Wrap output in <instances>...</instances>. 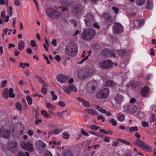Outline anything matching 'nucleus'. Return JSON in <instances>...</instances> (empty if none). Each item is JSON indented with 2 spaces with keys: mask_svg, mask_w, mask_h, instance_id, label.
<instances>
[{
  "mask_svg": "<svg viewBox=\"0 0 156 156\" xmlns=\"http://www.w3.org/2000/svg\"><path fill=\"white\" fill-rule=\"evenodd\" d=\"M119 143L118 141H113L112 142V145L113 146H117Z\"/></svg>",
  "mask_w": 156,
  "mask_h": 156,
  "instance_id": "nucleus-56",
  "label": "nucleus"
},
{
  "mask_svg": "<svg viewBox=\"0 0 156 156\" xmlns=\"http://www.w3.org/2000/svg\"><path fill=\"white\" fill-rule=\"evenodd\" d=\"M62 130L58 129H56L51 131L49 133L51 134H58L60 133Z\"/></svg>",
  "mask_w": 156,
  "mask_h": 156,
  "instance_id": "nucleus-28",
  "label": "nucleus"
},
{
  "mask_svg": "<svg viewBox=\"0 0 156 156\" xmlns=\"http://www.w3.org/2000/svg\"><path fill=\"white\" fill-rule=\"evenodd\" d=\"M46 106L47 108L49 109L54 110L55 109V108L54 105L49 103L46 104Z\"/></svg>",
  "mask_w": 156,
  "mask_h": 156,
  "instance_id": "nucleus-33",
  "label": "nucleus"
},
{
  "mask_svg": "<svg viewBox=\"0 0 156 156\" xmlns=\"http://www.w3.org/2000/svg\"><path fill=\"white\" fill-rule=\"evenodd\" d=\"M4 128L2 126H0V137H7L9 135V133L7 132H5L6 135L4 134Z\"/></svg>",
  "mask_w": 156,
  "mask_h": 156,
  "instance_id": "nucleus-18",
  "label": "nucleus"
},
{
  "mask_svg": "<svg viewBox=\"0 0 156 156\" xmlns=\"http://www.w3.org/2000/svg\"><path fill=\"white\" fill-rule=\"evenodd\" d=\"M147 5V9H152L153 8V0H148Z\"/></svg>",
  "mask_w": 156,
  "mask_h": 156,
  "instance_id": "nucleus-23",
  "label": "nucleus"
},
{
  "mask_svg": "<svg viewBox=\"0 0 156 156\" xmlns=\"http://www.w3.org/2000/svg\"><path fill=\"white\" fill-rule=\"evenodd\" d=\"M34 133V131L33 130H32L31 129H29L28 131V135L30 136H33Z\"/></svg>",
  "mask_w": 156,
  "mask_h": 156,
  "instance_id": "nucleus-49",
  "label": "nucleus"
},
{
  "mask_svg": "<svg viewBox=\"0 0 156 156\" xmlns=\"http://www.w3.org/2000/svg\"><path fill=\"white\" fill-rule=\"evenodd\" d=\"M78 48L75 43H71L65 48V52L67 55L71 57L76 56L77 53Z\"/></svg>",
  "mask_w": 156,
  "mask_h": 156,
  "instance_id": "nucleus-2",
  "label": "nucleus"
},
{
  "mask_svg": "<svg viewBox=\"0 0 156 156\" xmlns=\"http://www.w3.org/2000/svg\"><path fill=\"white\" fill-rule=\"evenodd\" d=\"M17 149L18 144L16 141L15 140H13L9 143L7 147V149L13 153L16 151Z\"/></svg>",
  "mask_w": 156,
  "mask_h": 156,
  "instance_id": "nucleus-8",
  "label": "nucleus"
},
{
  "mask_svg": "<svg viewBox=\"0 0 156 156\" xmlns=\"http://www.w3.org/2000/svg\"><path fill=\"white\" fill-rule=\"evenodd\" d=\"M145 23V20L142 19H140L136 20V22H133L130 25V28L132 29L134 28H138L142 26Z\"/></svg>",
  "mask_w": 156,
  "mask_h": 156,
  "instance_id": "nucleus-3",
  "label": "nucleus"
},
{
  "mask_svg": "<svg viewBox=\"0 0 156 156\" xmlns=\"http://www.w3.org/2000/svg\"><path fill=\"white\" fill-rule=\"evenodd\" d=\"M46 11L47 14L49 16H53L54 13L58 16L60 15V13L58 11L51 8L47 9Z\"/></svg>",
  "mask_w": 156,
  "mask_h": 156,
  "instance_id": "nucleus-14",
  "label": "nucleus"
},
{
  "mask_svg": "<svg viewBox=\"0 0 156 156\" xmlns=\"http://www.w3.org/2000/svg\"><path fill=\"white\" fill-rule=\"evenodd\" d=\"M26 99L29 105H30L32 104L33 102L31 97L30 96H26Z\"/></svg>",
  "mask_w": 156,
  "mask_h": 156,
  "instance_id": "nucleus-32",
  "label": "nucleus"
},
{
  "mask_svg": "<svg viewBox=\"0 0 156 156\" xmlns=\"http://www.w3.org/2000/svg\"><path fill=\"white\" fill-rule=\"evenodd\" d=\"M55 59L58 62L60 60V57L58 55H56L55 57Z\"/></svg>",
  "mask_w": 156,
  "mask_h": 156,
  "instance_id": "nucleus-62",
  "label": "nucleus"
},
{
  "mask_svg": "<svg viewBox=\"0 0 156 156\" xmlns=\"http://www.w3.org/2000/svg\"><path fill=\"white\" fill-rule=\"evenodd\" d=\"M114 99L117 104H120L123 100V97L122 95L117 94L115 98Z\"/></svg>",
  "mask_w": 156,
  "mask_h": 156,
  "instance_id": "nucleus-15",
  "label": "nucleus"
},
{
  "mask_svg": "<svg viewBox=\"0 0 156 156\" xmlns=\"http://www.w3.org/2000/svg\"><path fill=\"white\" fill-rule=\"evenodd\" d=\"M151 52L150 54L151 55L154 56V50L153 48H152L150 50Z\"/></svg>",
  "mask_w": 156,
  "mask_h": 156,
  "instance_id": "nucleus-63",
  "label": "nucleus"
},
{
  "mask_svg": "<svg viewBox=\"0 0 156 156\" xmlns=\"http://www.w3.org/2000/svg\"><path fill=\"white\" fill-rule=\"evenodd\" d=\"M30 44L32 47H34L36 46V44L34 40H31L30 41Z\"/></svg>",
  "mask_w": 156,
  "mask_h": 156,
  "instance_id": "nucleus-53",
  "label": "nucleus"
},
{
  "mask_svg": "<svg viewBox=\"0 0 156 156\" xmlns=\"http://www.w3.org/2000/svg\"><path fill=\"white\" fill-rule=\"evenodd\" d=\"M95 108L98 110V111L102 113L106 114L107 116H110L112 115V114L110 112H107L104 109L101 108L98 105L96 106Z\"/></svg>",
  "mask_w": 156,
  "mask_h": 156,
  "instance_id": "nucleus-16",
  "label": "nucleus"
},
{
  "mask_svg": "<svg viewBox=\"0 0 156 156\" xmlns=\"http://www.w3.org/2000/svg\"><path fill=\"white\" fill-rule=\"evenodd\" d=\"M7 83V81L6 80H4L1 83V87H4L5 86L6 84Z\"/></svg>",
  "mask_w": 156,
  "mask_h": 156,
  "instance_id": "nucleus-44",
  "label": "nucleus"
},
{
  "mask_svg": "<svg viewBox=\"0 0 156 156\" xmlns=\"http://www.w3.org/2000/svg\"><path fill=\"white\" fill-rule=\"evenodd\" d=\"M116 85V83L111 80H108L105 82V85L106 86H114Z\"/></svg>",
  "mask_w": 156,
  "mask_h": 156,
  "instance_id": "nucleus-25",
  "label": "nucleus"
},
{
  "mask_svg": "<svg viewBox=\"0 0 156 156\" xmlns=\"http://www.w3.org/2000/svg\"><path fill=\"white\" fill-rule=\"evenodd\" d=\"M93 26L95 28L99 29L100 28V26L97 23H94L93 24Z\"/></svg>",
  "mask_w": 156,
  "mask_h": 156,
  "instance_id": "nucleus-59",
  "label": "nucleus"
},
{
  "mask_svg": "<svg viewBox=\"0 0 156 156\" xmlns=\"http://www.w3.org/2000/svg\"><path fill=\"white\" fill-rule=\"evenodd\" d=\"M96 34V32L94 29L87 28L83 30L81 34V37L83 39L90 41L94 38Z\"/></svg>",
  "mask_w": 156,
  "mask_h": 156,
  "instance_id": "nucleus-1",
  "label": "nucleus"
},
{
  "mask_svg": "<svg viewBox=\"0 0 156 156\" xmlns=\"http://www.w3.org/2000/svg\"><path fill=\"white\" fill-rule=\"evenodd\" d=\"M142 126L144 127H147L149 126V124L145 121H143L142 122Z\"/></svg>",
  "mask_w": 156,
  "mask_h": 156,
  "instance_id": "nucleus-46",
  "label": "nucleus"
},
{
  "mask_svg": "<svg viewBox=\"0 0 156 156\" xmlns=\"http://www.w3.org/2000/svg\"><path fill=\"white\" fill-rule=\"evenodd\" d=\"M93 16L90 14H88L87 15L86 18L84 19V21L86 25L88 27L90 26L92 24L91 21L93 19Z\"/></svg>",
  "mask_w": 156,
  "mask_h": 156,
  "instance_id": "nucleus-13",
  "label": "nucleus"
},
{
  "mask_svg": "<svg viewBox=\"0 0 156 156\" xmlns=\"http://www.w3.org/2000/svg\"><path fill=\"white\" fill-rule=\"evenodd\" d=\"M9 14L10 16H12V9L11 6H9Z\"/></svg>",
  "mask_w": 156,
  "mask_h": 156,
  "instance_id": "nucleus-52",
  "label": "nucleus"
},
{
  "mask_svg": "<svg viewBox=\"0 0 156 156\" xmlns=\"http://www.w3.org/2000/svg\"><path fill=\"white\" fill-rule=\"evenodd\" d=\"M118 140L119 141H120V142L124 144H125L129 145H132V144H130L129 142L125 140L122 139L120 138H118Z\"/></svg>",
  "mask_w": 156,
  "mask_h": 156,
  "instance_id": "nucleus-29",
  "label": "nucleus"
},
{
  "mask_svg": "<svg viewBox=\"0 0 156 156\" xmlns=\"http://www.w3.org/2000/svg\"><path fill=\"white\" fill-rule=\"evenodd\" d=\"M138 130V128L136 126L131 127L130 128V132H133L137 131Z\"/></svg>",
  "mask_w": 156,
  "mask_h": 156,
  "instance_id": "nucleus-38",
  "label": "nucleus"
},
{
  "mask_svg": "<svg viewBox=\"0 0 156 156\" xmlns=\"http://www.w3.org/2000/svg\"><path fill=\"white\" fill-rule=\"evenodd\" d=\"M117 117L119 121L123 122L125 120V115L123 114H120L117 115Z\"/></svg>",
  "mask_w": 156,
  "mask_h": 156,
  "instance_id": "nucleus-27",
  "label": "nucleus"
},
{
  "mask_svg": "<svg viewBox=\"0 0 156 156\" xmlns=\"http://www.w3.org/2000/svg\"><path fill=\"white\" fill-rule=\"evenodd\" d=\"M24 74H25L26 76L28 77L30 76V72L29 71L28 69H26L25 71H24Z\"/></svg>",
  "mask_w": 156,
  "mask_h": 156,
  "instance_id": "nucleus-51",
  "label": "nucleus"
},
{
  "mask_svg": "<svg viewBox=\"0 0 156 156\" xmlns=\"http://www.w3.org/2000/svg\"><path fill=\"white\" fill-rule=\"evenodd\" d=\"M97 119L98 120H102V122H104L105 119V118L101 115L98 116L97 117Z\"/></svg>",
  "mask_w": 156,
  "mask_h": 156,
  "instance_id": "nucleus-43",
  "label": "nucleus"
},
{
  "mask_svg": "<svg viewBox=\"0 0 156 156\" xmlns=\"http://www.w3.org/2000/svg\"><path fill=\"white\" fill-rule=\"evenodd\" d=\"M145 2V0H136V3L138 6H141L144 4Z\"/></svg>",
  "mask_w": 156,
  "mask_h": 156,
  "instance_id": "nucleus-31",
  "label": "nucleus"
},
{
  "mask_svg": "<svg viewBox=\"0 0 156 156\" xmlns=\"http://www.w3.org/2000/svg\"><path fill=\"white\" fill-rule=\"evenodd\" d=\"M81 133L83 135L88 136L89 135L88 133L84 131L83 129H82L81 131Z\"/></svg>",
  "mask_w": 156,
  "mask_h": 156,
  "instance_id": "nucleus-50",
  "label": "nucleus"
},
{
  "mask_svg": "<svg viewBox=\"0 0 156 156\" xmlns=\"http://www.w3.org/2000/svg\"><path fill=\"white\" fill-rule=\"evenodd\" d=\"M110 138L108 137H105L104 138V140L106 142H110Z\"/></svg>",
  "mask_w": 156,
  "mask_h": 156,
  "instance_id": "nucleus-61",
  "label": "nucleus"
},
{
  "mask_svg": "<svg viewBox=\"0 0 156 156\" xmlns=\"http://www.w3.org/2000/svg\"><path fill=\"white\" fill-rule=\"evenodd\" d=\"M109 94V91L108 89L105 88L98 92L96 97L98 98L101 99L106 98Z\"/></svg>",
  "mask_w": 156,
  "mask_h": 156,
  "instance_id": "nucleus-5",
  "label": "nucleus"
},
{
  "mask_svg": "<svg viewBox=\"0 0 156 156\" xmlns=\"http://www.w3.org/2000/svg\"><path fill=\"white\" fill-rule=\"evenodd\" d=\"M16 108L19 111H22L21 105L20 103L17 102L16 103Z\"/></svg>",
  "mask_w": 156,
  "mask_h": 156,
  "instance_id": "nucleus-39",
  "label": "nucleus"
},
{
  "mask_svg": "<svg viewBox=\"0 0 156 156\" xmlns=\"http://www.w3.org/2000/svg\"><path fill=\"white\" fill-rule=\"evenodd\" d=\"M109 121L112 124L113 126H116L117 125V121L114 119H112L109 120Z\"/></svg>",
  "mask_w": 156,
  "mask_h": 156,
  "instance_id": "nucleus-36",
  "label": "nucleus"
},
{
  "mask_svg": "<svg viewBox=\"0 0 156 156\" xmlns=\"http://www.w3.org/2000/svg\"><path fill=\"white\" fill-rule=\"evenodd\" d=\"M62 88L64 91L67 94L69 95L72 91L76 92L77 90V88L73 84H70L67 87L62 86Z\"/></svg>",
  "mask_w": 156,
  "mask_h": 156,
  "instance_id": "nucleus-6",
  "label": "nucleus"
},
{
  "mask_svg": "<svg viewBox=\"0 0 156 156\" xmlns=\"http://www.w3.org/2000/svg\"><path fill=\"white\" fill-rule=\"evenodd\" d=\"M125 53V51L124 50H120L118 51L119 55L120 56L123 55Z\"/></svg>",
  "mask_w": 156,
  "mask_h": 156,
  "instance_id": "nucleus-42",
  "label": "nucleus"
},
{
  "mask_svg": "<svg viewBox=\"0 0 156 156\" xmlns=\"http://www.w3.org/2000/svg\"><path fill=\"white\" fill-rule=\"evenodd\" d=\"M24 48V43L23 41H20L18 44V48L20 51L22 50Z\"/></svg>",
  "mask_w": 156,
  "mask_h": 156,
  "instance_id": "nucleus-22",
  "label": "nucleus"
},
{
  "mask_svg": "<svg viewBox=\"0 0 156 156\" xmlns=\"http://www.w3.org/2000/svg\"><path fill=\"white\" fill-rule=\"evenodd\" d=\"M87 110L88 113L90 115H98V112L94 109H87Z\"/></svg>",
  "mask_w": 156,
  "mask_h": 156,
  "instance_id": "nucleus-21",
  "label": "nucleus"
},
{
  "mask_svg": "<svg viewBox=\"0 0 156 156\" xmlns=\"http://www.w3.org/2000/svg\"><path fill=\"white\" fill-rule=\"evenodd\" d=\"M63 112H59L57 113V116L58 118H61L62 117V113Z\"/></svg>",
  "mask_w": 156,
  "mask_h": 156,
  "instance_id": "nucleus-60",
  "label": "nucleus"
},
{
  "mask_svg": "<svg viewBox=\"0 0 156 156\" xmlns=\"http://www.w3.org/2000/svg\"><path fill=\"white\" fill-rule=\"evenodd\" d=\"M41 115H43L45 118H51V115L49 114L48 112L44 110H43L41 111Z\"/></svg>",
  "mask_w": 156,
  "mask_h": 156,
  "instance_id": "nucleus-24",
  "label": "nucleus"
},
{
  "mask_svg": "<svg viewBox=\"0 0 156 156\" xmlns=\"http://www.w3.org/2000/svg\"><path fill=\"white\" fill-rule=\"evenodd\" d=\"M44 156H52V155L51 152L48 150L46 151L45 154Z\"/></svg>",
  "mask_w": 156,
  "mask_h": 156,
  "instance_id": "nucleus-45",
  "label": "nucleus"
},
{
  "mask_svg": "<svg viewBox=\"0 0 156 156\" xmlns=\"http://www.w3.org/2000/svg\"><path fill=\"white\" fill-rule=\"evenodd\" d=\"M69 78L67 76L62 74L58 75L56 77L57 80L61 83H66Z\"/></svg>",
  "mask_w": 156,
  "mask_h": 156,
  "instance_id": "nucleus-12",
  "label": "nucleus"
},
{
  "mask_svg": "<svg viewBox=\"0 0 156 156\" xmlns=\"http://www.w3.org/2000/svg\"><path fill=\"white\" fill-rule=\"evenodd\" d=\"M112 62L109 60H106L101 62L99 63V66L101 68L105 69L112 66Z\"/></svg>",
  "mask_w": 156,
  "mask_h": 156,
  "instance_id": "nucleus-11",
  "label": "nucleus"
},
{
  "mask_svg": "<svg viewBox=\"0 0 156 156\" xmlns=\"http://www.w3.org/2000/svg\"><path fill=\"white\" fill-rule=\"evenodd\" d=\"M137 108L135 106L128 105L124 107V111L125 112L129 114H133L136 112Z\"/></svg>",
  "mask_w": 156,
  "mask_h": 156,
  "instance_id": "nucleus-7",
  "label": "nucleus"
},
{
  "mask_svg": "<svg viewBox=\"0 0 156 156\" xmlns=\"http://www.w3.org/2000/svg\"><path fill=\"white\" fill-rule=\"evenodd\" d=\"M63 137L65 139H68L69 137V134L67 132H64L62 134Z\"/></svg>",
  "mask_w": 156,
  "mask_h": 156,
  "instance_id": "nucleus-37",
  "label": "nucleus"
},
{
  "mask_svg": "<svg viewBox=\"0 0 156 156\" xmlns=\"http://www.w3.org/2000/svg\"><path fill=\"white\" fill-rule=\"evenodd\" d=\"M83 105L85 107H89L90 105L89 102L85 100L82 103Z\"/></svg>",
  "mask_w": 156,
  "mask_h": 156,
  "instance_id": "nucleus-35",
  "label": "nucleus"
},
{
  "mask_svg": "<svg viewBox=\"0 0 156 156\" xmlns=\"http://www.w3.org/2000/svg\"><path fill=\"white\" fill-rule=\"evenodd\" d=\"M141 148L144 150L147 151H150L151 150V149L149 146L145 144L144 143V144Z\"/></svg>",
  "mask_w": 156,
  "mask_h": 156,
  "instance_id": "nucleus-20",
  "label": "nucleus"
},
{
  "mask_svg": "<svg viewBox=\"0 0 156 156\" xmlns=\"http://www.w3.org/2000/svg\"><path fill=\"white\" fill-rule=\"evenodd\" d=\"M64 156H72V154L70 151L68 150L64 154Z\"/></svg>",
  "mask_w": 156,
  "mask_h": 156,
  "instance_id": "nucleus-41",
  "label": "nucleus"
},
{
  "mask_svg": "<svg viewBox=\"0 0 156 156\" xmlns=\"http://www.w3.org/2000/svg\"><path fill=\"white\" fill-rule=\"evenodd\" d=\"M137 85V84L136 83L131 81L126 85V86L131 88H134Z\"/></svg>",
  "mask_w": 156,
  "mask_h": 156,
  "instance_id": "nucleus-19",
  "label": "nucleus"
},
{
  "mask_svg": "<svg viewBox=\"0 0 156 156\" xmlns=\"http://www.w3.org/2000/svg\"><path fill=\"white\" fill-rule=\"evenodd\" d=\"M13 90L12 88H10L9 90L7 89H4L2 92V95L4 98L7 99L9 98V97L11 98H13L15 97V95L13 93Z\"/></svg>",
  "mask_w": 156,
  "mask_h": 156,
  "instance_id": "nucleus-4",
  "label": "nucleus"
},
{
  "mask_svg": "<svg viewBox=\"0 0 156 156\" xmlns=\"http://www.w3.org/2000/svg\"><path fill=\"white\" fill-rule=\"evenodd\" d=\"M151 119L150 120L151 122H154L155 121V116L154 114H152L151 115Z\"/></svg>",
  "mask_w": 156,
  "mask_h": 156,
  "instance_id": "nucleus-48",
  "label": "nucleus"
},
{
  "mask_svg": "<svg viewBox=\"0 0 156 156\" xmlns=\"http://www.w3.org/2000/svg\"><path fill=\"white\" fill-rule=\"evenodd\" d=\"M112 9L116 13H118L119 11V9H118V8L116 7H112Z\"/></svg>",
  "mask_w": 156,
  "mask_h": 156,
  "instance_id": "nucleus-54",
  "label": "nucleus"
},
{
  "mask_svg": "<svg viewBox=\"0 0 156 156\" xmlns=\"http://www.w3.org/2000/svg\"><path fill=\"white\" fill-rule=\"evenodd\" d=\"M149 90V89L148 87H145L142 89L140 94L143 96L145 97L148 94Z\"/></svg>",
  "mask_w": 156,
  "mask_h": 156,
  "instance_id": "nucleus-17",
  "label": "nucleus"
},
{
  "mask_svg": "<svg viewBox=\"0 0 156 156\" xmlns=\"http://www.w3.org/2000/svg\"><path fill=\"white\" fill-rule=\"evenodd\" d=\"M21 146L23 149L30 151L32 152L34 149L33 144L28 141L22 142Z\"/></svg>",
  "mask_w": 156,
  "mask_h": 156,
  "instance_id": "nucleus-10",
  "label": "nucleus"
},
{
  "mask_svg": "<svg viewBox=\"0 0 156 156\" xmlns=\"http://www.w3.org/2000/svg\"><path fill=\"white\" fill-rule=\"evenodd\" d=\"M123 27L118 23H115L113 26V32L114 34L121 33L123 31Z\"/></svg>",
  "mask_w": 156,
  "mask_h": 156,
  "instance_id": "nucleus-9",
  "label": "nucleus"
},
{
  "mask_svg": "<svg viewBox=\"0 0 156 156\" xmlns=\"http://www.w3.org/2000/svg\"><path fill=\"white\" fill-rule=\"evenodd\" d=\"M7 4L8 3V0H0V4L1 5H3L5 3Z\"/></svg>",
  "mask_w": 156,
  "mask_h": 156,
  "instance_id": "nucleus-47",
  "label": "nucleus"
},
{
  "mask_svg": "<svg viewBox=\"0 0 156 156\" xmlns=\"http://www.w3.org/2000/svg\"><path fill=\"white\" fill-rule=\"evenodd\" d=\"M58 104L61 107H63L65 105V104L64 102L62 101H60L59 102Z\"/></svg>",
  "mask_w": 156,
  "mask_h": 156,
  "instance_id": "nucleus-55",
  "label": "nucleus"
},
{
  "mask_svg": "<svg viewBox=\"0 0 156 156\" xmlns=\"http://www.w3.org/2000/svg\"><path fill=\"white\" fill-rule=\"evenodd\" d=\"M90 128L92 130H96L100 128L99 126H97L94 125H92L90 126Z\"/></svg>",
  "mask_w": 156,
  "mask_h": 156,
  "instance_id": "nucleus-40",
  "label": "nucleus"
},
{
  "mask_svg": "<svg viewBox=\"0 0 156 156\" xmlns=\"http://www.w3.org/2000/svg\"><path fill=\"white\" fill-rule=\"evenodd\" d=\"M144 143L139 139H137L134 143V144L136 145H138L141 148Z\"/></svg>",
  "mask_w": 156,
  "mask_h": 156,
  "instance_id": "nucleus-26",
  "label": "nucleus"
},
{
  "mask_svg": "<svg viewBox=\"0 0 156 156\" xmlns=\"http://www.w3.org/2000/svg\"><path fill=\"white\" fill-rule=\"evenodd\" d=\"M42 122V120L41 119H39L35 121V123L37 125L41 123Z\"/></svg>",
  "mask_w": 156,
  "mask_h": 156,
  "instance_id": "nucleus-58",
  "label": "nucleus"
},
{
  "mask_svg": "<svg viewBox=\"0 0 156 156\" xmlns=\"http://www.w3.org/2000/svg\"><path fill=\"white\" fill-rule=\"evenodd\" d=\"M14 3L16 6H20L19 2L18 0H15Z\"/></svg>",
  "mask_w": 156,
  "mask_h": 156,
  "instance_id": "nucleus-64",
  "label": "nucleus"
},
{
  "mask_svg": "<svg viewBox=\"0 0 156 156\" xmlns=\"http://www.w3.org/2000/svg\"><path fill=\"white\" fill-rule=\"evenodd\" d=\"M38 143L40 144H41V145L42 147H44L46 146V144L44 143L42 141H39L38 142Z\"/></svg>",
  "mask_w": 156,
  "mask_h": 156,
  "instance_id": "nucleus-57",
  "label": "nucleus"
},
{
  "mask_svg": "<svg viewBox=\"0 0 156 156\" xmlns=\"http://www.w3.org/2000/svg\"><path fill=\"white\" fill-rule=\"evenodd\" d=\"M47 86H48L46 84L44 83L41 89L42 92L45 94H46L47 93V90L46 88Z\"/></svg>",
  "mask_w": 156,
  "mask_h": 156,
  "instance_id": "nucleus-30",
  "label": "nucleus"
},
{
  "mask_svg": "<svg viewBox=\"0 0 156 156\" xmlns=\"http://www.w3.org/2000/svg\"><path fill=\"white\" fill-rule=\"evenodd\" d=\"M30 154L29 152H26L24 153L23 152H20L18 153L17 156H29Z\"/></svg>",
  "mask_w": 156,
  "mask_h": 156,
  "instance_id": "nucleus-34",
  "label": "nucleus"
}]
</instances>
